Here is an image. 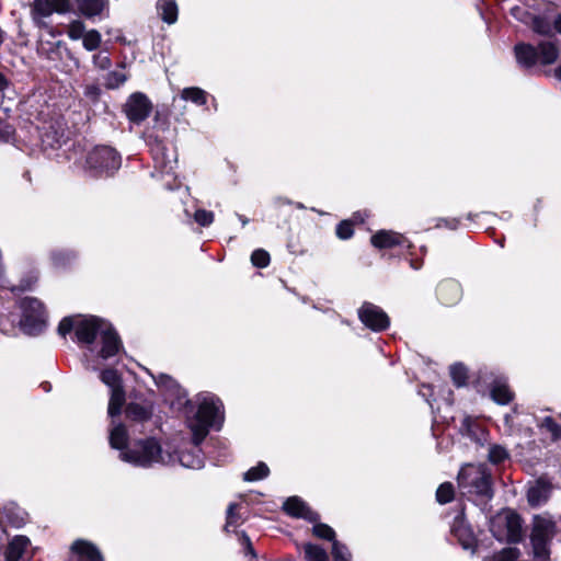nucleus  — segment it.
Returning <instances> with one entry per match:
<instances>
[{
  "mask_svg": "<svg viewBox=\"0 0 561 561\" xmlns=\"http://www.w3.org/2000/svg\"><path fill=\"white\" fill-rule=\"evenodd\" d=\"M0 331L5 334H10L13 331V325L8 324L5 318H0Z\"/></svg>",
  "mask_w": 561,
  "mask_h": 561,
  "instance_id": "55",
  "label": "nucleus"
},
{
  "mask_svg": "<svg viewBox=\"0 0 561 561\" xmlns=\"http://www.w3.org/2000/svg\"><path fill=\"white\" fill-rule=\"evenodd\" d=\"M110 446L113 449L119 450V454L123 450H130L131 447H128L129 435L127 428L122 423L112 422L110 434H108Z\"/></svg>",
  "mask_w": 561,
  "mask_h": 561,
  "instance_id": "20",
  "label": "nucleus"
},
{
  "mask_svg": "<svg viewBox=\"0 0 561 561\" xmlns=\"http://www.w3.org/2000/svg\"><path fill=\"white\" fill-rule=\"evenodd\" d=\"M158 10L164 22L173 24L178 20V5L175 0H159Z\"/></svg>",
  "mask_w": 561,
  "mask_h": 561,
  "instance_id": "26",
  "label": "nucleus"
},
{
  "mask_svg": "<svg viewBox=\"0 0 561 561\" xmlns=\"http://www.w3.org/2000/svg\"><path fill=\"white\" fill-rule=\"evenodd\" d=\"M152 411L147 405H141L139 403H130L126 408V415L135 421H146L150 419Z\"/></svg>",
  "mask_w": 561,
  "mask_h": 561,
  "instance_id": "30",
  "label": "nucleus"
},
{
  "mask_svg": "<svg viewBox=\"0 0 561 561\" xmlns=\"http://www.w3.org/2000/svg\"><path fill=\"white\" fill-rule=\"evenodd\" d=\"M491 397L499 404H507L514 396L505 379H496L491 387Z\"/></svg>",
  "mask_w": 561,
  "mask_h": 561,
  "instance_id": "23",
  "label": "nucleus"
},
{
  "mask_svg": "<svg viewBox=\"0 0 561 561\" xmlns=\"http://www.w3.org/2000/svg\"><path fill=\"white\" fill-rule=\"evenodd\" d=\"M353 233L352 224L347 220L340 222L336 227V236L342 240L350 239Z\"/></svg>",
  "mask_w": 561,
  "mask_h": 561,
  "instance_id": "50",
  "label": "nucleus"
},
{
  "mask_svg": "<svg viewBox=\"0 0 561 561\" xmlns=\"http://www.w3.org/2000/svg\"><path fill=\"white\" fill-rule=\"evenodd\" d=\"M180 393L178 394L175 391H169V393H164V401L176 411H181L187 407L190 400L187 399V394L185 390L180 387Z\"/></svg>",
  "mask_w": 561,
  "mask_h": 561,
  "instance_id": "28",
  "label": "nucleus"
},
{
  "mask_svg": "<svg viewBox=\"0 0 561 561\" xmlns=\"http://www.w3.org/2000/svg\"><path fill=\"white\" fill-rule=\"evenodd\" d=\"M69 0H34L33 14L34 20L39 22L42 18H47L53 13H66L70 11Z\"/></svg>",
  "mask_w": 561,
  "mask_h": 561,
  "instance_id": "12",
  "label": "nucleus"
},
{
  "mask_svg": "<svg viewBox=\"0 0 561 561\" xmlns=\"http://www.w3.org/2000/svg\"><path fill=\"white\" fill-rule=\"evenodd\" d=\"M73 561H102L100 551L85 540H76L71 546Z\"/></svg>",
  "mask_w": 561,
  "mask_h": 561,
  "instance_id": "16",
  "label": "nucleus"
},
{
  "mask_svg": "<svg viewBox=\"0 0 561 561\" xmlns=\"http://www.w3.org/2000/svg\"><path fill=\"white\" fill-rule=\"evenodd\" d=\"M75 331L77 342L85 346L83 365L89 370L101 369L103 360H108L119 353L122 342L111 323L103 319L89 316L64 318L58 332L65 336Z\"/></svg>",
  "mask_w": 561,
  "mask_h": 561,
  "instance_id": "1",
  "label": "nucleus"
},
{
  "mask_svg": "<svg viewBox=\"0 0 561 561\" xmlns=\"http://www.w3.org/2000/svg\"><path fill=\"white\" fill-rule=\"evenodd\" d=\"M456 225H457V221L454 220V225L451 226V228H456Z\"/></svg>",
  "mask_w": 561,
  "mask_h": 561,
  "instance_id": "61",
  "label": "nucleus"
},
{
  "mask_svg": "<svg viewBox=\"0 0 561 561\" xmlns=\"http://www.w3.org/2000/svg\"><path fill=\"white\" fill-rule=\"evenodd\" d=\"M241 539H242V545L244 547L245 553L254 556V550H253L252 543L250 541V538L245 534H242Z\"/></svg>",
  "mask_w": 561,
  "mask_h": 561,
  "instance_id": "54",
  "label": "nucleus"
},
{
  "mask_svg": "<svg viewBox=\"0 0 561 561\" xmlns=\"http://www.w3.org/2000/svg\"><path fill=\"white\" fill-rule=\"evenodd\" d=\"M519 556L520 553L517 548L508 547L492 557L484 559V561H516Z\"/></svg>",
  "mask_w": 561,
  "mask_h": 561,
  "instance_id": "38",
  "label": "nucleus"
},
{
  "mask_svg": "<svg viewBox=\"0 0 561 561\" xmlns=\"http://www.w3.org/2000/svg\"><path fill=\"white\" fill-rule=\"evenodd\" d=\"M371 244L377 249H392L408 243L407 238L392 230H379L370 238Z\"/></svg>",
  "mask_w": 561,
  "mask_h": 561,
  "instance_id": "15",
  "label": "nucleus"
},
{
  "mask_svg": "<svg viewBox=\"0 0 561 561\" xmlns=\"http://www.w3.org/2000/svg\"><path fill=\"white\" fill-rule=\"evenodd\" d=\"M556 524L550 518L537 516L534 519L530 541L534 556L546 560L549 557V543L554 536Z\"/></svg>",
  "mask_w": 561,
  "mask_h": 561,
  "instance_id": "9",
  "label": "nucleus"
},
{
  "mask_svg": "<svg viewBox=\"0 0 561 561\" xmlns=\"http://www.w3.org/2000/svg\"><path fill=\"white\" fill-rule=\"evenodd\" d=\"M12 134V128L5 123L0 122V140H8Z\"/></svg>",
  "mask_w": 561,
  "mask_h": 561,
  "instance_id": "53",
  "label": "nucleus"
},
{
  "mask_svg": "<svg viewBox=\"0 0 561 561\" xmlns=\"http://www.w3.org/2000/svg\"><path fill=\"white\" fill-rule=\"evenodd\" d=\"M460 431L463 435L468 436L477 444L483 446L489 438V433L485 428L481 427L473 419L466 416L462 421Z\"/></svg>",
  "mask_w": 561,
  "mask_h": 561,
  "instance_id": "21",
  "label": "nucleus"
},
{
  "mask_svg": "<svg viewBox=\"0 0 561 561\" xmlns=\"http://www.w3.org/2000/svg\"><path fill=\"white\" fill-rule=\"evenodd\" d=\"M127 80V76L122 70H113L106 75L105 85L108 89H116Z\"/></svg>",
  "mask_w": 561,
  "mask_h": 561,
  "instance_id": "40",
  "label": "nucleus"
},
{
  "mask_svg": "<svg viewBox=\"0 0 561 561\" xmlns=\"http://www.w3.org/2000/svg\"><path fill=\"white\" fill-rule=\"evenodd\" d=\"M251 262L256 267H266L270 264V254L263 249H257L251 254Z\"/></svg>",
  "mask_w": 561,
  "mask_h": 561,
  "instance_id": "47",
  "label": "nucleus"
},
{
  "mask_svg": "<svg viewBox=\"0 0 561 561\" xmlns=\"http://www.w3.org/2000/svg\"><path fill=\"white\" fill-rule=\"evenodd\" d=\"M508 458L507 450L497 444H493L489 446L488 449V459L491 463L497 465L503 462L505 459Z\"/></svg>",
  "mask_w": 561,
  "mask_h": 561,
  "instance_id": "36",
  "label": "nucleus"
},
{
  "mask_svg": "<svg viewBox=\"0 0 561 561\" xmlns=\"http://www.w3.org/2000/svg\"><path fill=\"white\" fill-rule=\"evenodd\" d=\"M533 27L539 34H548L550 32V24L540 18L533 19Z\"/></svg>",
  "mask_w": 561,
  "mask_h": 561,
  "instance_id": "51",
  "label": "nucleus"
},
{
  "mask_svg": "<svg viewBox=\"0 0 561 561\" xmlns=\"http://www.w3.org/2000/svg\"><path fill=\"white\" fill-rule=\"evenodd\" d=\"M284 511L294 517H300L309 522H317L319 515L313 512L301 499L298 496L288 497L283 505Z\"/></svg>",
  "mask_w": 561,
  "mask_h": 561,
  "instance_id": "14",
  "label": "nucleus"
},
{
  "mask_svg": "<svg viewBox=\"0 0 561 561\" xmlns=\"http://www.w3.org/2000/svg\"><path fill=\"white\" fill-rule=\"evenodd\" d=\"M457 482L461 493L469 497L486 502L493 496L491 474L483 465H465L458 473Z\"/></svg>",
  "mask_w": 561,
  "mask_h": 561,
  "instance_id": "4",
  "label": "nucleus"
},
{
  "mask_svg": "<svg viewBox=\"0 0 561 561\" xmlns=\"http://www.w3.org/2000/svg\"><path fill=\"white\" fill-rule=\"evenodd\" d=\"M30 554V540L25 536H15L8 545L7 561H25Z\"/></svg>",
  "mask_w": 561,
  "mask_h": 561,
  "instance_id": "18",
  "label": "nucleus"
},
{
  "mask_svg": "<svg viewBox=\"0 0 561 561\" xmlns=\"http://www.w3.org/2000/svg\"><path fill=\"white\" fill-rule=\"evenodd\" d=\"M101 42L102 36L96 30L88 31L82 38V45L89 51L98 49L101 45Z\"/></svg>",
  "mask_w": 561,
  "mask_h": 561,
  "instance_id": "37",
  "label": "nucleus"
},
{
  "mask_svg": "<svg viewBox=\"0 0 561 561\" xmlns=\"http://www.w3.org/2000/svg\"><path fill=\"white\" fill-rule=\"evenodd\" d=\"M304 549L308 561H329L328 553L319 546L307 543Z\"/></svg>",
  "mask_w": 561,
  "mask_h": 561,
  "instance_id": "34",
  "label": "nucleus"
},
{
  "mask_svg": "<svg viewBox=\"0 0 561 561\" xmlns=\"http://www.w3.org/2000/svg\"><path fill=\"white\" fill-rule=\"evenodd\" d=\"M332 556L334 561H351L348 549L339 541H333L332 543Z\"/></svg>",
  "mask_w": 561,
  "mask_h": 561,
  "instance_id": "45",
  "label": "nucleus"
},
{
  "mask_svg": "<svg viewBox=\"0 0 561 561\" xmlns=\"http://www.w3.org/2000/svg\"><path fill=\"white\" fill-rule=\"evenodd\" d=\"M193 443L194 446L191 450L181 449L178 451L171 446V453L175 458V463H180L182 467L188 469H201L204 466V459L201 456L199 444H196L194 440Z\"/></svg>",
  "mask_w": 561,
  "mask_h": 561,
  "instance_id": "13",
  "label": "nucleus"
},
{
  "mask_svg": "<svg viewBox=\"0 0 561 561\" xmlns=\"http://www.w3.org/2000/svg\"><path fill=\"white\" fill-rule=\"evenodd\" d=\"M21 310L20 327L26 334L41 333L47 324L44 304L35 297H24L19 304Z\"/></svg>",
  "mask_w": 561,
  "mask_h": 561,
  "instance_id": "5",
  "label": "nucleus"
},
{
  "mask_svg": "<svg viewBox=\"0 0 561 561\" xmlns=\"http://www.w3.org/2000/svg\"><path fill=\"white\" fill-rule=\"evenodd\" d=\"M554 28L561 33V14H559L554 20Z\"/></svg>",
  "mask_w": 561,
  "mask_h": 561,
  "instance_id": "57",
  "label": "nucleus"
},
{
  "mask_svg": "<svg viewBox=\"0 0 561 561\" xmlns=\"http://www.w3.org/2000/svg\"><path fill=\"white\" fill-rule=\"evenodd\" d=\"M101 93V90L95 84H90L84 90V95L91 100H96Z\"/></svg>",
  "mask_w": 561,
  "mask_h": 561,
  "instance_id": "52",
  "label": "nucleus"
},
{
  "mask_svg": "<svg viewBox=\"0 0 561 561\" xmlns=\"http://www.w3.org/2000/svg\"><path fill=\"white\" fill-rule=\"evenodd\" d=\"M82 15L92 19L102 13L106 7V0H75Z\"/></svg>",
  "mask_w": 561,
  "mask_h": 561,
  "instance_id": "24",
  "label": "nucleus"
},
{
  "mask_svg": "<svg viewBox=\"0 0 561 561\" xmlns=\"http://www.w3.org/2000/svg\"><path fill=\"white\" fill-rule=\"evenodd\" d=\"M87 169L93 175H110L121 167V157L107 146L94 147L85 158Z\"/></svg>",
  "mask_w": 561,
  "mask_h": 561,
  "instance_id": "7",
  "label": "nucleus"
},
{
  "mask_svg": "<svg viewBox=\"0 0 561 561\" xmlns=\"http://www.w3.org/2000/svg\"><path fill=\"white\" fill-rule=\"evenodd\" d=\"M454 485L450 482L442 483L436 491V500L440 504H446L454 499Z\"/></svg>",
  "mask_w": 561,
  "mask_h": 561,
  "instance_id": "39",
  "label": "nucleus"
},
{
  "mask_svg": "<svg viewBox=\"0 0 561 561\" xmlns=\"http://www.w3.org/2000/svg\"><path fill=\"white\" fill-rule=\"evenodd\" d=\"M152 154H153V159L156 161L157 167L161 168L162 170H164V169L172 170V165H171L172 159L167 157L165 148L162 145L158 144L152 149Z\"/></svg>",
  "mask_w": 561,
  "mask_h": 561,
  "instance_id": "33",
  "label": "nucleus"
},
{
  "mask_svg": "<svg viewBox=\"0 0 561 561\" xmlns=\"http://www.w3.org/2000/svg\"><path fill=\"white\" fill-rule=\"evenodd\" d=\"M312 533L318 538L331 540L332 542L336 541L335 531L327 524H316L312 528Z\"/></svg>",
  "mask_w": 561,
  "mask_h": 561,
  "instance_id": "44",
  "label": "nucleus"
},
{
  "mask_svg": "<svg viewBox=\"0 0 561 561\" xmlns=\"http://www.w3.org/2000/svg\"><path fill=\"white\" fill-rule=\"evenodd\" d=\"M107 360H103V366L101 369H96L95 371H100L101 381L110 388V390L122 388V378L117 370L113 368H105V364Z\"/></svg>",
  "mask_w": 561,
  "mask_h": 561,
  "instance_id": "25",
  "label": "nucleus"
},
{
  "mask_svg": "<svg viewBox=\"0 0 561 561\" xmlns=\"http://www.w3.org/2000/svg\"><path fill=\"white\" fill-rule=\"evenodd\" d=\"M556 77L561 80V65L556 69Z\"/></svg>",
  "mask_w": 561,
  "mask_h": 561,
  "instance_id": "59",
  "label": "nucleus"
},
{
  "mask_svg": "<svg viewBox=\"0 0 561 561\" xmlns=\"http://www.w3.org/2000/svg\"><path fill=\"white\" fill-rule=\"evenodd\" d=\"M238 218L240 219L242 226H245L249 222L248 218L242 215H238Z\"/></svg>",
  "mask_w": 561,
  "mask_h": 561,
  "instance_id": "58",
  "label": "nucleus"
},
{
  "mask_svg": "<svg viewBox=\"0 0 561 561\" xmlns=\"http://www.w3.org/2000/svg\"><path fill=\"white\" fill-rule=\"evenodd\" d=\"M460 431L463 435L468 436L477 444L483 446L489 438V433L485 428L481 427L473 419L466 416L462 421Z\"/></svg>",
  "mask_w": 561,
  "mask_h": 561,
  "instance_id": "22",
  "label": "nucleus"
},
{
  "mask_svg": "<svg viewBox=\"0 0 561 561\" xmlns=\"http://www.w3.org/2000/svg\"><path fill=\"white\" fill-rule=\"evenodd\" d=\"M451 533L465 549L473 548L476 541L473 531L461 514L454 518Z\"/></svg>",
  "mask_w": 561,
  "mask_h": 561,
  "instance_id": "17",
  "label": "nucleus"
},
{
  "mask_svg": "<svg viewBox=\"0 0 561 561\" xmlns=\"http://www.w3.org/2000/svg\"><path fill=\"white\" fill-rule=\"evenodd\" d=\"M119 459L136 467L149 468L153 465L174 466L175 458L171 453V446L163 448L156 438L137 440L130 450H123Z\"/></svg>",
  "mask_w": 561,
  "mask_h": 561,
  "instance_id": "3",
  "label": "nucleus"
},
{
  "mask_svg": "<svg viewBox=\"0 0 561 561\" xmlns=\"http://www.w3.org/2000/svg\"><path fill=\"white\" fill-rule=\"evenodd\" d=\"M270 473V469L266 463L259 462L255 467L250 468L244 473V480L249 482L259 481L266 478Z\"/></svg>",
  "mask_w": 561,
  "mask_h": 561,
  "instance_id": "32",
  "label": "nucleus"
},
{
  "mask_svg": "<svg viewBox=\"0 0 561 561\" xmlns=\"http://www.w3.org/2000/svg\"><path fill=\"white\" fill-rule=\"evenodd\" d=\"M552 485L545 479H538L527 491V500L531 506H539L548 501Z\"/></svg>",
  "mask_w": 561,
  "mask_h": 561,
  "instance_id": "19",
  "label": "nucleus"
},
{
  "mask_svg": "<svg viewBox=\"0 0 561 561\" xmlns=\"http://www.w3.org/2000/svg\"><path fill=\"white\" fill-rule=\"evenodd\" d=\"M438 294L445 304H453L459 298L460 288L455 282H446L439 285Z\"/></svg>",
  "mask_w": 561,
  "mask_h": 561,
  "instance_id": "29",
  "label": "nucleus"
},
{
  "mask_svg": "<svg viewBox=\"0 0 561 561\" xmlns=\"http://www.w3.org/2000/svg\"><path fill=\"white\" fill-rule=\"evenodd\" d=\"M197 411L187 417L193 439L201 444L210 427H219L224 422V404L211 393H201L196 397Z\"/></svg>",
  "mask_w": 561,
  "mask_h": 561,
  "instance_id": "2",
  "label": "nucleus"
},
{
  "mask_svg": "<svg viewBox=\"0 0 561 561\" xmlns=\"http://www.w3.org/2000/svg\"><path fill=\"white\" fill-rule=\"evenodd\" d=\"M194 219L198 225L207 227L214 221V214L209 210L197 209L195 211Z\"/></svg>",
  "mask_w": 561,
  "mask_h": 561,
  "instance_id": "49",
  "label": "nucleus"
},
{
  "mask_svg": "<svg viewBox=\"0 0 561 561\" xmlns=\"http://www.w3.org/2000/svg\"><path fill=\"white\" fill-rule=\"evenodd\" d=\"M181 98L191 101L197 105H204L207 102L206 92L201 88L192 87L182 90Z\"/></svg>",
  "mask_w": 561,
  "mask_h": 561,
  "instance_id": "31",
  "label": "nucleus"
},
{
  "mask_svg": "<svg viewBox=\"0 0 561 561\" xmlns=\"http://www.w3.org/2000/svg\"><path fill=\"white\" fill-rule=\"evenodd\" d=\"M558 55L559 50L551 42H542L538 48L529 44H517L515 46L516 60L524 68H530L537 62L550 65L556 61Z\"/></svg>",
  "mask_w": 561,
  "mask_h": 561,
  "instance_id": "6",
  "label": "nucleus"
},
{
  "mask_svg": "<svg viewBox=\"0 0 561 561\" xmlns=\"http://www.w3.org/2000/svg\"><path fill=\"white\" fill-rule=\"evenodd\" d=\"M504 421H505L506 426L511 430L512 428L513 415L511 413L506 414L504 416Z\"/></svg>",
  "mask_w": 561,
  "mask_h": 561,
  "instance_id": "56",
  "label": "nucleus"
},
{
  "mask_svg": "<svg viewBox=\"0 0 561 561\" xmlns=\"http://www.w3.org/2000/svg\"><path fill=\"white\" fill-rule=\"evenodd\" d=\"M154 380L163 394L169 393V391H175L178 394L180 393V385L170 376L161 374Z\"/></svg>",
  "mask_w": 561,
  "mask_h": 561,
  "instance_id": "35",
  "label": "nucleus"
},
{
  "mask_svg": "<svg viewBox=\"0 0 561 561\" xmlns=\"http://www.w3.org/2000/svg\"><path fill=\"white\" fill-rule=\"evenodd\" d=\"M125 403V391L122 388L110 390V402L107 413L111 417L118 415Z\"/></svg>",
  "mask_w": 561,
  "mask_h": 561,
  "instance_id": "27",
  "label": "nucleus"
},
{
  "mask_svg": "<svg viewBox=\"0 0 561 561\" xmlns=\"http://www.w3.org/2000/svg\"><path fill=\"white\" fill-rule=\"evenodd\" d=\"M541 427L546 428L552 434L553 438H560L561 437V425L554 422V420L550 416H546L541 424Z\"/></svg>",
  "mask_w": 561,
  "mask_h": 561,
  "instance_id": "48",
  "label": "nucleus"
},
{
  "mask_svg": "<svg viewBox=\"0 0 561 561\" xmlns=\"http://www.w3.org/2000/svg\"><path fill=\"white\" fill-rule=\"evenodd\" d=\"M450 376L457 387H462L467 380V369L461 364H455L450 367Z\"/></svg>",
  "mask_w": 561,
  "mask_h": 561,
  "instance_id": "43",
  "label": "nucleus"
},
{
  "mask_svg": "<svg viewBox=\"0 0 561 561\" xmlns=\"http://www.w3.org/2000/svg\"><path fill=\"white\" fill-rule=\"evenodd\" d=\"M88 31H85V26L81 21H72L68 25L67 35L72 41L82 39Z\"/></svg>",
  "mask_w": 561,
  "mask_h": 561,
  "instance_id": "42",
  "label": "nucleus"
},
{
  "mask_svg": "<svg viewBox=\"0 0 561 561\" xmlns=\"http://www.w3.org/2000/svg\"><path fill=\"white\" fill-rule=\"evenodd\" d=\"M92 61H93L94 67L100 70H106L112 66V60L110 58V55L105 50H101V51L94 54Z\"/></svg>",
  "mask_w": 561,
  "mask_h": 561,
  "instance_id": "46",
  "label": "nucleus"
},
{
  "mask_svg": "<svg viewBox=\"0 0 561 561\" xmlns=\"http://www.w3.org/2000/svg\"><path fill=\"white\" fill-rule=\"evenodd\" d=\"M358 317L365 327L377 332L386 330L390 324L387 313L380 307L371 302L362 305L358 309Z\"/></svg>",
  "mask_w": 561,
  "mask_h": 561,
  "instance_id": "11",
  "label": "nucleus"
},
{
  "mask_svg": "<svg viewBox=\"0 0 561 561\" xmlns=\"http://www.w3.org/2000/svg\"><path fill=\"white\" fill-rule=\"evenodd\" d=\"M152 104L141 92L133 93L126 101L124 111L131 123L140 124L151 113Z\"/></svg>",
  "mask_w": 561,
  "mask_h": 561,
  "instance_id": "10",
  "label": "nucleus"
},
{
  "mask_svg": "<svg viewBox=\"0 0 561 561\" xmlns=\"http://www.w3.org/2000/svg\"><path fill=\"white\" fill-rule=\"evenodd\" d=\"M490 529L497 540L515 542L520 539L522 520L516 513L505 511L491 520Z\"/></svg>",
  "mask_w": 561,
  "mask_h": 561,
  "instance_id": "8",
  "label": "nucleus"
},
{
  "mask_svg": "<svg viewBox=\"0 0 561 561\" xmlns=\"http://www.w3.org/2000/svg\"><path fill=\"white\" fill-rule=\"evenodd\" d=\"M237 508H238V505L234 503H232L228 506L227 520H226V525H225L226 531H230L231 528L234 529L237 526H239L241 524V517L236 512Z\"/></svg>",
  "mask_w": 561,
  "mask_h": 561,
  "instance_id": "41",
  "label": "nucleus"
},
{
  "mask_svg": "<svg viewBox=\"0 0 561 561\" xmlns=\"http://www.w3.org/2000/svg\"><path fill=\"white\" fill-rule=\"evenodd\" d=\"M519 11H520V9H519V8H514V9H512V14H513L514 16H516V18H519V16H518V12H519Z\"/></svg>",
  "mask_w": 561,
  "mask_h": 561,
  "instance_id": "60",
  "label": "nucleus"
}]
</instances>
